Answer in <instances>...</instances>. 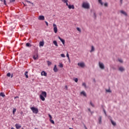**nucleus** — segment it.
<instances>
[{"label":"nucleus","mask_w":129,"mask_h":129,"mask_svg":"<svg viewBox=\"0 0 129 129\" xmlns=\"http://www.w3.org/2000/svg\"><path fill=\"white\" fill-rule=\"evenodd\" d=\"M33 59L35 60H38V59H39V55H38V53H36L33 56Z\"/></svg>","instance_id":"8"},{"label":"nucleus","mask_w":129,"mask_h":129,"mask_svg":"<svg viewBox=\"0 0 129 129\" xmlns=\"http://www.w3.org/2000/svg\"><path fill=\"white\" fill-rule=\"evenodd\" d=\"M69 129H73V128L70 127Z\"/></svg>","instance_id":"58"},{"label":"nucleus","mask_w":129,"mask_h":129,"mask_svg":"<svg viewBox=\"0 0 129 129\" xmlns=\"http://www.w3.org/2000/svg\"><path fill=\"white\" fill-rule=\"evenodd\" d=\"M61 2L64 4H66V3H68V0H61Z\"/></svg>","instance_id":"30"},{"label":"nucleus","mask_w":129,"mask_h":129,"mask_svg":"<svg viewBox=\"0 0 129 129\" xmlns=\"http://www.w3.org/2000/svg\"><path fill=\"white\" fill-rule=\"evenodd\" d=\"M120 13H121V14H122L123 15H125V16H127V14H126L125 13V12H124L122 10L120 11Z\"/></svg>","instance_id":"18"},{"label":"nucleus","mask_w":129,"mask_h":129,"mask_svg":"<svg viewBox=\"0 0 129 129\" xmlns=\"http://www.w3.org/2000/svg\"><path fill=\"white\" fill-rule=\"evenodd\" d=\"M16 2V0H10V3H15Z\"/></svg>","instance_id":"43"},{"label":"nucleus","mask_w":129,"mask_h":129,"mask_svg":"<svg viewBox=\"0 0 129 129\" xmlns=\"http://www.w3.org/2000/svg\"><path fill=\"white\" fill-rule=\"evenodd\" d=\"M77 31H79V32H81V30L80 29V28H79V27L77 28Z\"/></svg>","instance_id":"41"},{"label":"nucleus","mask_w":129,"mask_h":129,"mask_svg":"<svg viewBox=\"0 0 129 129\" xmlns=\"http://www.w3.org/2000/svg\"><path fill=\"white\" fill-rule=\"evenodd\" d=\"M11 129H15V128H14V127H12L11 128Z\"/></svg>","instance_id":"57"},{"label":"nucleus","mask_w":129,"mask_h":129,"mask_svg":"<svg viewBox=\"0 0 129 129\" xmlns=\"http://www.w3.org/2000/svg\"><path fill=\"white\" fill-rule=\"evenodd\" d=\"M90 104L92 107H94V104L92 103V102H90Z\"/></svg>","instance_id":"37"},{"label":"nucleus","mask_w":129,"mask_h":129,"mask_svg":"<svg viewBox=\"0 0 129 129\" xmlns=\"http://www.w3.org/2000/svg\"><path fill=\"white\" fill-rule=\"evenodd\" d=\"M85 67V63L84 62H81V68H84Z\"/></svg>","instance_id":"22"},{"label":"nucleus","mask_w":129,"mask_h":129,"mask_svg":"<svg viewBox=\"0 0 129 129\" xmlns=\"http://www.w3.org/2000/svg\"><path fill=\"white\" fill-rule=\"evenodd\" d=\"M97 17V16H96V13H95V12H94L93 18H94V19L95 20Z\"/></svg>","instance_id":"24"},{"label":"nucleus","mask_w":129,"mask_h":129,"mask_svg":"<svg viewBox=\"0 0 129 129\" xmlns=\"http://www.w3.org/2000/svg\"><path fill=\"white\" fill-rule=\"evenodd\" d=\"M79 66H81V62L78 63Z\"/></svg>","instance_id":"51"},{"label":"nucleus","mask_w":129,"mask_h":129,"mask_svg":"<svg viewBox=\"0 0 129 129\" xmlns=\"http://www.w3.org/2000/svg\"><path fill=\"white\" fill-rule=\"evenodd\" d=\"M41 76H47V73H46L45 71H43L41 73Z\"/></svg>","instance_id":"11"},{"label":"nucleus","mask_w":129,"mask_h":129,"mask_svg":"<svg viewBox=\"0 0 129 129\" xmlns=\"http://www.w3.org/2000/svg\"><path fill=\"white\" fill-rule=\"evenodd\" d=\"M98 121L99 124H101V123H102V116H101L98 118Z\"/></svg>","instance_id":"7"},{"label":"nucleus","mask_w":129,"mask_h":129,"mask_svg":"<svg viewBox=\"0 0 129 129\" xmlns=\"http://www.w3.org/2000/svg\"><path fill=\"white\" fill-rule=\"evenodd\" d=\"M23 111L20 112V114H23Z\"/></svg>","instance_id":"53"},{"label":"nucleus","mask_w":129,"mask_h":129,"mask_svg":"<svg viewBox=\"0 0 129 129\" xmlns=\"http://www.w3.org/2000/svg\"><path fill=\"white\" fill-rule=\"evenodd\" d=\"M38 20H39V21H44V20H45V17L43 15L39 16Z\"/></svg>","instance_id":"6"},{"label":"nucleus","mask_w":129,"mask_h":129,"mask_svg":"<svg viewBox=\"0 0 129 129\" xmlns=\"http://www.w3.org/2000/svg\"><path fill=\"white\" fill-rule=\"evenodd\" d=\"M58 39H59V40H60V41H61L63 45H65V40L64 39L61 38V37H60V36H58Z\"/></svg>","instance_id":"9"},{"label":"nucleus","mask_w":129,"mask_h":129,"mask_svg":"<svg viewBox=\"0 0 129 129\" xmlns=\"http://www.w3.org/2000/svg\"><path fill=\"white\" fill-rule=\"evenodd\" d=\"M16 111H17V109L14 108V109H13V114H15V112H16Z\"/></svg>","instance_id":"36"},{"label":"nucleus","mask_w":129,"mask_h":129,"mask_svg":"<svg viewBox=\"0 0 129 129\" xmlns=\"http://www.w3.org/2000/svg\"><path fill=\"white\" fill-rule=\"evenodd\" d=\"M44 41H40L39 42V47H43L44 46Z\"/></svg>","instance_id":"17"},{"label":"nucleus","mask_w":129,"mask_h":129,"mask_svg":"<svg viewBox=\"0 0 129 129\" xmlns=\"http://www.w3.org/2000/svg\"><path fill=\"white\" fill-rule=\"evenodd\" d=\"M39 97L42 101H45V97H47V93L45 91H42L41 94L40 95Z\"/></svg>","instance_id":"2"},{"label":"nucleus","mask_w":129,"mask_h":129,"mask_svg":"<svg viewBox=\"0 0 129 129\" xmlns=\"http://www.w3.org/2000/svg\"><path fill=\"white\" fill-rule=\"evenodd\" d=\"M26 46V47H32V45L30 43H27Z\"/></svg>","instance_id":"25"},{"label":"nucleus","mask_w":129,"mask_h":129,"mask_svg":"<svg viewBox=\"0 0 129 129\" xmlns=\"http://www.w3.org/2000/svg\"><path fill=\"white\" fill-rule=\"evenodd\" d=\"M0 96H2V97H5V96H6V95H5V93L1 92L0 93Z\"/></svg>","instance_id":"20"},{"label":"nucleus","mask_w":129,"mask_h":129,"mask_svg":"<svg viewBox=\"0 0 129 129\" xmlns=\"http://www.w3.org/2000/svg\"><path fill=\"white\" fill-rule=\"evenodd\" d=\"M99 66L100 69L103 70L105 68L104 64L102 62H99Z\"/></svg>","instance_id":"5"},{"label":"nucleus","mask_w":129,"mask_h":129,"mask_svg":"<svg viewBox=\"0 0 129 129\" xmlns=\"http://www.w3.org/2000/svg\"><path fill=\"white\" fill-rule=\"evenodd\" d=\"M24 75L26 78H29V76H28V71L25 72Z\"/></svg>","instance_id":"19"},{"label":"nucleus","mask_w":129,"mask_h":129,"mask_svg":"<svg viewBox=\"0 0 129 129\" xmlns=\"http://www.w3.org/2000/svg\"><path fill=\"white\" fill-rule=\"evenodd\" d=\"M15 126L17 129H19L21 128V127H22V126L18 123L15 124Z\"/></svg>","instance_id":"12"},{"label":"nucleus","mask_w":129,"mask_h":129,"mask_svg":"<svg viewBox=\"0 0 129 129\" xmlns=\"http://www.w3.org/2000/svg\"><path fill=\"white\" fill-rule=\"evenodd\" d=\"M45 24H46V26H48V22L47 21H45Z\"/></svg>","instance_id":"49"},{"label":"nucleus","mask_w":129,"mask_h":129,"mask_svg":"<svg viewBox=\"0 0 129 129\" xmlns=\"http://www.w3.org/2000/svg\"><path fill=\"white\" fill-rule=\"evenodd\" d=\"M82 86L84 87L85 89L87 88V86H86V84L85 83H83Z\"/></svg>","instance_id":"26"},{"label":"nucleus","mask_w":129,"mask_h":129,"mask_svg":"<svg viewBox=\"0 0 129 129\" xmlns=\"http://www.w3.org/2000/svg\"><path fill=\"white\" fill-rule=\"evenodd\" d=\"M66 4V6L67 7H69V5H68V2H67Z\"/></svg>","instance_id":"48"},{"label":"nucleus","mask_w":129,"mask_h":129,"mask_svg":"<svg viewBox=\"0 0 129 129\" xmlns=\"http://www.w3.org/2000/svg\"><path fill=\"white\" fill-rule=\"evenodd\" d=\"M67 57L68 58V60H70V57H69V54L68 53V52H67Z\"/></svg>","instance_id":"35"},{"label":"nucleus","mask_w":129,"mask_h":129,"mask_svg":"<svg viewBox=\"0 0 129 129\" xmlns=\"http://www.w3.org/2000/svg\"><path fill=\"white\" fill-rule=\"evenodd\" d=\"M93 81H94V82H96L95 79H93Z\"/></svg>","instance_id":"54"},{"label":"nucleus","mask_w":129,"mask_h":129,"mask_svg":"<svg viewBox=\"0 0 129 129\" xmlns=\"http://www.w3.org/2000/svg\"><path fill=\"white\" fill-rule=\"evenodd\" d=\"M82 7L86 10H89L90 9V5L88 2L83 3Z\"/></svg>","instance_id":"1"},{"label":"nucleus","mask_w":129,"mask_h":129,"mask_svg":"<svg viewBox=\"0 0 129 129\" xmlns=\"http://www.w3.org/2000/svg\"><path fill=\"white\" fill-rule=\"evenodd\" d=\"M84 126V128L85 129H87V127H86V125H85V123H83Z\"/></svg>","instance_id":"42"},{"label":"nucleus","mask_w":129,"mask_h":129,"mask_svg":"<svg viewBox=\"0 0 129 129\" xmlns=\"http://www.w3.org/2000/svg\"><path fill=\"white\" fill-rule=\"evenodd\" d=\"M53 71L54 72H58V69H57V66L54 65V68H53Z\"/></svg>","instance_id":"14"},{"label":"nucleus","mask_w":129,"mask_h":129,"mask_svg":"<svg viewBox=\"0 0 129 129\" xmlns=\"http://www.w3.org/2000/svg\"><path fill=\"white\" fill-rule=\"evenodd\" d=\"M30 109L32 110V112L35 114H37V113L39 112V109H38L37 108H35V107H31Z\"/></svg>","instance_id":"3"},{"label":"nucleus","mask_w":129,"mask_h":129,"mask_svg":"<svg viewBox=\"0 0 129 129\" xmlns=\"http://www.w3.org/2000/svg\"><path fill=\"white\" fill-rule=\"evenodd\" d=\"M74 81H75V82H78V78H74L73 79Z\"/></svg>","instance_id":"29"},{"label":"nucleus","mask_w":129,"mask_h":129,"mask_svg":"<svg viewBox=\"0 0 129 129\" xmlns=\"http://www.w3.org/2000/svg\"><path fill=\"white\" fill-rule=\"evenodd\" d=\"M111 122L112 123V124H113L114 125V126H115V125H116V123H115V122L113 121V120L111 119Z\"/></svg>","instance_id":"23"},{"label":"nucleus","mask_w":129,"mask_h":129,"mask_svg":"<svg viewBox=\"0 0 129 129\" xmlns=\"http://www.w3.org/2000/svg\"><path fill=\"white\" fill-rule=\"evenodd\" d=\"M50 121L51 123H52L53 124H55V122H54V120L51 119H50Z\"/></svg>","instance_id":"32"},{"label":"nucleus","mask_w":129,"mask_h":129,"mask_svg":"<svg viewBox=\"0 0 129 129\" xmlns=\"http://www.w3.org/2000/svg\"><path fill=\"white\" fill-rule=\"evenodd\" d=\"M60 68H63V64L60 63L59 65Z\"/></svg>","instance_id":"38"},{"label":"nucleus","mask_w":129,"mask_h":129,"mask_svg":"<svg viewBox=\"0 0 129 129\" xmlns=\"http://www.w3.org/2000/svg\"><path fill=\"white\" fill-rule=\"evenodd\" d=\"M118 61H119V62H120V63H122V59H118Z\"/></svg>","instance_id":"44"},{"label":"nucleus","mask_w":129,"mask_h":129,"mask_svg":"<svg viewBox=\"0 0 129 129\" xmlns=\"http://www.w3.org/2000/svg\"><path fill=\"white\" fill-rule=\"evenodd\" d=\"M47 62L48 66H50L52 65V62H51V61H47Z\"/></svg>","instance_id":"27"},{"label":"nucleus","mask_w":129,"mask_h":129,"mask_svg":"<svg viewBox=\"0 0 129 129\" xmlns=\"http://www.w3.org/2000/svg\"><path fill=\"white\" fill-rule=\"evenodd\" d=\"M14 98L16 99V98H19V97H15Z\"/></svg>","instance_id":"55"},{"label":"nucleus","mask_w":129,"mask_h":129,"mask_svg":"<svg viewBox=\"0 0 129 129\" xmlns=\"http://www.w3.org/2000/svg\"><path fill=\"white\" fill-rule=\"evenodd\" d=\"M4 5H7V1L6 0H4Z\"/></svg>","instance_id":"45"},{"label":"nucleus","mask_w":129,"mask_h":129,"mask_svg":"<svg viewBox=\"0 0 129 129\" xmlns=\"http://www.w3.org/2000/svg\"><path fill=\"white\" fill-rule=\"evenodd\" d=\"M107 92H111L110 90H106Z\"/></svg>","instance_id":"47"},{"label":"nucleus","mask_w":129,"mask_h":129,"mask_svg":"<svg viewBox=\"0 0 129 129\" xmlns=\"http://www.w3.org/2000/svg\"><path fill=\"white\" fill-rule=\"evenodd\" d=\"M81 94L82 95H83V96H85V97H87V94H86V92H85V91H84L81 92Z\"/></svg>","instance_id":"10"},{"label":"nucleus","mask_w":129,"mask_h":129,"mask_svg":"<svg viewBox=\"0 0 129 129\" xmlns=\"http://www.w3.org/2000/svg\"><path fill=\"white\" fill-rule=\"evenodd\" d=\"M53 44L54 45H55V46H56V47H58V44L57 43V41L54 40L53 41Z\"/></svg>","instance_id":"21"},{"label":"nucleus","mask_w":129,"mask_h":129,"mask_svg":"<svg viewBox=\"0 0 129 129\" xmlns=\"http://www.w3.org/2000/svg\"><path fill=\"white\" fill-rule=\"evenodd\" d=\"M66 88H67V86H66Z\"/></svg>","instance_id":"59"},{"label":"nucleus","mask_w":129,"mask_h":129,"mask_svg":"<svg viewBox=\"0 0 129 129\" xmlns=\"http://www.w3.org/2000/svg\"><path fill=\"white\" fill-rule=\"evenodd\" d=\"M25 2L26 3H28V4H32V5H34V3H32L31 2H30V1H29L28 0L25 1Z\"/></svg>","instance_id":"33"},{"label":"nucleus","mask_w":129,"mask_h":129,"mask_svg":"<svg viewBox=\"0 0 129 129\" xmlns=\"http://www.w3.org/2000/svg\"><path fill=\"white\" fill-rule=\"evenodd\" d=\"M104 6L105 7H107V6H108L107 3H105V4H104Z\"/></svg>","instance_id":"46"},{"label":"nucleus","mask_w":129,"mask_h":129,"mask_svg":"<svg viewBox=\"0 0 129 129\" xmlns=\"http://www.w3.org/2000/svg\"><path fill=\"white\" fill-rule=\"evenodd\" d=\"M48 116H49L50 119H52V116L51 115V114H49Z\"/></svg>","instance_id":"40"},{"label":"nucleus","mask_w":129,"mask_h":129,"mask_svg":"<svg viewBox=\"0 0 129 129\" xmlns=\"http://www.w3.org/2000/svg\"><path fill=\"white\" fill-rule=\"evenodd\" d=\"M98 2L101 6H103V3H102V0H98Z\"/></svg>","instance_id":"28"},{"label":"nucleus","mask_w":129,"mask_h":129,"mask_svg":"<svg viewBox=\"0 0 129 129\" xmlns=\"http://www.w3.org/2000/svg\"><path fill=\"white\" fill-rule=\"evenodd\" d=\"M88 110H89V111H90V112H91V110L90 109V108H88Z\"/></svg>","instance_id":"50"},{"label":"nucleus","mask_w":129,"mask_h":129,"mask_svg":"<svg viewBox=\"0 0 129 129\" xmlns=\"http://www.w3.org/2000/svg\"><path fill=\"white\" fill-rule=\"evenodd\" d=\"M7 76H8V77H11V73H9L7 74Z\"/></svg>","instance_id":"39"},{"label":"nucleus","mask_w":129,"mask_h":129,"mask_svg":"<svg viewBox=\"0 0 129 129\" xmlns=\"http://www.w3.org/2000/svg\"><path fill=\"white\" fill-rule=\"evenodd\" d=\"M118 70L120 72H122L124 71V68H123V67H121L119 68Z\"/></svg>","instance_id":"15"},{"label":"nucleus","mask_w":129,"mask_h":129,"mask_svg":"<svg viewBox=\"0 0 129 129\" xmlns=\"http://www.w3.org/2000/svg\"><path fill=\"white\" fill-rule=\"evenodd\" d=\"M94 51H95V48H94V46L93 45H92L91 46V49L90 51V53H92V52H94Z\"/></svg>","instance_id":"13"},{"label":"nucleus","mask_w":129,"mask_h":129,"mask_svg":"<svg viewBox=\"0 0 129 129\" xmlns=\"http://www.w3.org/2000/svg\"><path fill=\"white\" fill-rule=\"evenodd\" d=\"M122 1H123V0H120V4H122Z\"/></svg>","instance_id":"52"},{"label":"nucleus","mask_w":129,"mask_h":129,"mask_svg":"<svg viewBox=\"0 0 129 129\" xmlns=\"http://www.w3.org/2000/svg\"><path fill=\"white\" fill-rule=\"evenodd\" d=\"M68 8L70 10H71V9H72V10H74L75 9L74 5H69Z\"/></svg>","instance_id":"16"},{"label":"nucleus","mask_w":129,"mask_h":129,"mask_svg":"<svg viewBox=\"0 0 129 129\" xmlns=\"http://www.w3.org/2000/svg\"><path fill=\"white\" fill-rule=\"evenodd\" d=\"M103 111L104 112V113L105 114V116H107V114H106V111H105V109H103Z\"/></svg>","instance_id":"31"},{"label":"nucleus","mask_w":129,"mask_h":129,"mask_svg":"<svg viewBox=\"0 0 129 129\" xmlns=\"http://www.w3.org/2000/svg\"><path fill=\"white\" fill-rule=\"evenodd\" d=\"M61 57H62V58H65L66 56L65 54L62 53L60 54Z\"/></svg>","instance_id":"34"},{"label":"nucleus","mask_w":129,"mask_h":129,"mask_svg":"<svg viewBox=\"0 0 129 129\" xmlns=\"http://www.w3.org/2000/svg\"><path fill=\"white\" fill-rule=\"evenodd\" d=\"M53 31L54 33L56 34L57 33V32H58V28H57V25L55 24V23L53 24Z\"/></svg>","instance_id":"4"},{"label":"nucleus","mask_w":129,"mask_h":129,"mask_svg":"<svg viewBox=\"0 0 129 129\" xmlns=\"http://www.w3.org/2000/svg\"><path fill=\"white\" fill-rule=\"evenodd\" d=\"M11 78H13V75H11Z\"/></svg>","instance_id":"56"}]
</instances>
